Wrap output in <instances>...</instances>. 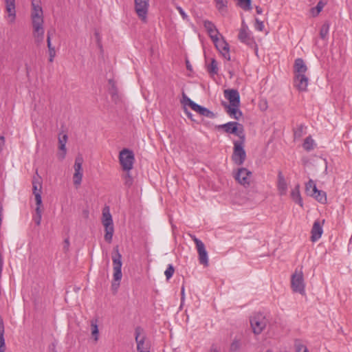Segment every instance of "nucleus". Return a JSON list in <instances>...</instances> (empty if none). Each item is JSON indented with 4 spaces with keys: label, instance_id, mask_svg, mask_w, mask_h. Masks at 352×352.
<instances>
[{
    "label": "nucleus",
    "instance_id": "obj_1",
    "mask_svg": "<svg viewBox=\"0 0 352 352\" xmlns=\"http://www.w3.org/2000/svg\"><path fill=\"white\" fill-rule=\"evenodd\" d=\"M30 19L32 25V34L35 41L41 43L44 38V16L41 0H31Z\"/></svg>",
    "mask_w": 352,
    "mask_h": 352
},
{
    "label": "nucleus",
    "instance_id": "obj_2",
    "mask_svg": "<svg viewBox=\"0 0 352 352\" xmlns=\"http://www.w3.org/2000/svg\"><path fill=\"white\" fill-rule=\"evenodd\" d=\"M102 223L104 227V239L108 242L112 241L114 232L112 216L109 206H105L102 210Z\"/></svg>",
    "mask_w": 352,
    "mask_h": 352
},
{
    "label": "nucleus",
    "instance_id": "obj_3",
    "mask_svg": "<svg viewBox=\"0 0 352 352\" xmlns=\"http://www.w3.org/2000/svg\"><path fill=\"white\" fill-rule=\"evenodd\" d=\"M291 286L294 292L305 294V283L302 269H296L292 275Z\"/></svg>",
    "mask_w": 352,
    "mask_h": 352
},
{
    "label": "nucleus",
    "instance_id": "obj_4",
    "mask_svg": "<svg viewBox=\"0 0 352 352\" xmlns=\"http://www.w3.org/2000/svg\"><path fill=\"white\" fill-rule=\"evenodd\" d=\"M119 161L122 169L129 172L133 168L135 161L133 152L128 148L122 149L119 154Z\"/></svg>",
    "mask_w": 352,
    "mask_h": 352
},
{
    "label": "nucleus",
    "instance_id": "obj_5",
    "mask_svg": "<svg viewBox=\"0 0 352 352\" xmlns=\"http://www.w3.org/2000/svg\"><path fill=\"white\" fill-rule=\"evenodd\" d=\"M245 140L234 141V151L232 156L233 162L237 165H241L245 160L246 153L244 149Z\"/></svg>",
    "mask_w": 352,
    "mask_h": 352
},
{
    "label": "nucleus",
    "instance_id": "obj_6",
    "mask_svg": "<svg viewBox=\"0 0 352 352\" xmlns=\"http://www.w3.org/2000/svg\"><path fill=\"white\" fill-rule=\"evenodd\" d=\"M306 192L308 195L313 197L318 202L325 204L327 202L326 192L317 188L313 179H309L305 185Z\"/></svg>",
    "mask_w": 352,
    "mask_h": 352
},
{
    "label": "nucleus",
    "instance_id": "obj_7",
    "mask_svg": "<svg viewBox=\"0 0 352 352\" xmlns=\"http://www.w3.org/2000/svg\"><path fill=\"white\" fill-rule=\"evenodd\" d=\"M115 254L112 256L113 261V280L115 282H118L117 286L119 285L120 281L122 279V255L119 252L118 248H116L114 250Z\"/></svg>",
    "mask_w": 352,
    "mask_h": 352
},
{
    "label": "nucleus",
    "instance_id": "obj_8",
    "mask_svg": "<svg viewBox=\"0 0 352 352\" xmlns=\"http://www.w3.org/2000/svg\"><path fill=\"white\" fill-rule=\"evenodd\" d=\"M149 6V0H134L135 12L143 23L147 22Z\"/></svg>",
    "mask_w": 352,
    "mask_h": 352
},
{
    "label": "nucleus",
    "instance_id": "obj_9",
    "mask_svg": "<svg viewBox=\"0 0 352 352\" xmlns=\"http://www.w3.org/2000/svg\"><path fill=\"white\" fill-rule=\"evenodd\" d=\"M212 41L213 42L215 48L221 55V56L226 60H230L231 58L230 53V45L226 41L224 36L221 35Z\"/></svg>",
    "mask_w": 352,
    "mask_h": 352
},
{
    "label": "nucleus",
    "instance_id": "obj_10",
    "mask_svg": "<svg viewBox=\"0 0 352 352\" xmlns=\"http://www.w3.org/2000/svg\"><path fill=\"white\" fill-rule=\"evenodd\" d=\"M219 129H223L225 132L230 134H234L238 136L240 140H245V134L243 132V127L242 124L236 122H228L226 124H221L218 126Z\"/></svg>",
    "mask_w": 352,
    "mask_h": 352
},
{
    "label": "nucleus",
    "instance_id": "obj_11",
    "mask_svg": "<svg viewBox=\"0 0 352 352\" xmlns=\"http://www.w3.org/2000/svg\"><path fill=\"white\" fill-rule=\"evenodd\" d=\"M267 319L261 313L254 314L250 319L251 327L255 334H259L265 329L267 324Z\"/></svg>",
    "mask_w": 352,
    "mask_h": 352
},
{
    "label": "nucleus",
    "instance_id": "obj_12",
    "mask_svg": "<svg viewBox=\"0 0 352 352\" xmlns=\"http://www.w3.org/2000/svg\"><path fill=\"white\" fill-rule=\"evenodd\" d=\"M190 238L195 242L199 254V263L204 266L208 265V255L204 243L193 234H190Z\"/></svg>",
    "mask_w": 352,
    "mask_h": 352
},
{
    "label": "nucleus",
    "instance_id": "obj_13",
    "mask_svg": "<svg viewBox=\"0 0 352 352\" xmlns=\"http://www.w3.org/2000/svg\"><path fill=\"white\" fill-rule=\"evenodd\" d=\"M234 177L239 184L248 187L252 179V172L245 168H239L234 172Z\"/></svg>",
    "mask_w": 352,
    "mask_h": 352
},
{
    "label": "nucleus",
    "instance_id": "obj_14",
    "mask_svg": "<svg viewBox=\"0 0 352 352\" xmlns=\"http://www.w3.org/2000/svg\"><path fill=\"white\" fill-rule=\"evenodd\" d=\"M142 329L138 327L135 330V339L137 344V352H151V346L146 340V336L141 335Z\"/></svg>",
    "mask_w": 352,
    "mask_h": 352
},
{
    "label": "nucleus",
    "instance_id": "obj_15",
    "mask_svg": "<svg viewBox=\"0 0 352 352\" xmlns=\"http://www.w3.org/2000/svg\"><path fill=\"white\" fill-rule=\"evenodd\" d=\"M82 162L83 160L81 157H77L75 160L74 165V173L73 175V182L76 188H78L82 183L83 177Z\"/></svg>",
    "mask_w": 352,
    "mask_h": 352
},
{
    "label": "nucleus",
    "instance_id": "obj_16",
    "mask_svg": "<svg viewBox=\"0 0 352 352\" xmlns=\"http://www.w3.org/2000/svg\"><path fill=\"white\" fill-rule=\"evenodd\" d=\"M4 1H5V4H6V11L7 12L6 19L8 20L9 23L13 24L15 23L16 18L15 0H4Z\"/></svg>",
    "mask_w": 352,
    "mask_h": 352
},
{
    "label": "nucleus",
    "instance_id": "obj_17",
    "mask_svg": "<svg viewBox=\"0 0 352 352\" xmlns=\"http://www.w3.org/2000/svg\"><path fill=\"white\" fill-rule=\"evenodd\" d=\"M68 137L66 134H60L58 136V152L57 157L60 160L65 159L67 154L66 144Z\"/></svg>",
    "mask_w": 352,
    "mask_h": 352
},
{
    "label": "nucleus",
    "instance_id": "obj_18",
    "mask_svg": "<svg viewBox=\"0 0 352 352\" xmlns=\"http://www.w3.org/2000/svg\"><path fill=\"white\" fill-rule=\"evenodd\" d=\"M204 27L206 29L207 33L208 34V36H210L212 41L222 35L219 32L216 25L210 21H204Z\"/></svg>",
    "mask_w": 352,
    "mask_h": 352
},
{
    "label": "nucleus",
    "instance_id": "obj_19",
    "mask_svg": "<svg viewBox=\"0 0 352 352\" xmlns=\"http://www.w3.org/2000/svg\"><path fill=\"white\" fill-rule=\"evenodd\" d=\"M324 220H323L322 222L317 220L314 223L312 229H311V241L313 242L317 241L320 237L322 236V234L323 233V228L322 226L324 223Z\"/></svg>",
    "mask_w": 352,
    "mask_h": 352
},
{
    "label": "nucleus",
    "instance_id": "obj_20",
    "mask_svg": "<svg viewBox=\"0 0 352 352\" xmlns=\"http://www.w3.org/2000/svg\"><path fill=\"white\" fill-rule=\"evenodd\" d=\"M33 194L35 196L36 205H42L41 188L42 185L39 178L34 177L32 180Z\"/></svg>",
    "mask_w": 352,
    "mask_h": 352
},
{
    "label": "nucleus",
    "instance_id": "obj_21",
    "mask_svg": "<svg viewBox=\"0 0 352 352\" xmlns=\"http://www.w3.org/2000/svg\"><path fill=\"white\" fill-rule=\"evenodd\" d=\"M309 78L305 74H296L294 85L300 91H305L307 89Z\"/></svg>",
    "mask_w": 352,
    "mask_h": 352
},
{
    "label": "nucleus",
    "instance_id": "obj_22",
    "mask_svg": "<svg viewBox=\"0 0 352 352\" xmlns=\"http://www.w3.org/2000/svg\"><path fill=\"white\" fill-rule=\"evenodd\" d=\"M224 96L230 102L229 104H240V95L236 89L224 90Z\"/></svg>",
    "mask_w": 352,
    "mask_h": 352
},
{
    "label": "nucleus",
    "instance_id": "obj_23",
    "mask_svg": "<svg viewBox=\"0 0 352 352\" xmlns=\"http://www.w3.org/2000/svg\"><path fill=\"white\" fill-rule=\"evenodd\" d=\"M240 104H225L226 112L232 118L239 120L242 117V112L239 109Z\"/></svg>",
    "mask_w": 352,
    "mask_h": 352
},
{
    "label": "nucleus",
    "instance_id": "obj_24",
    "mask_svg": "<svg viewBox=\"0 0 352 352\" xmlns=\"http://www.w3.org/2000/svg\"><path fill=\"white\" fill-rule=\"evenodd\" d=\"M239 39L244 43H250L251 41V34L248 30V27L243 22L239 33Z\"/></svg>",
    "mask_w": 352,
    "mask_h": 352
},
{
    "label": "nucleus",
    "instance_id": "obj_25",
    "mask_svg": "<svg viewBox=\"0 0 352 352\" xmlns=\"http://www.w3.org/2000/svg\"><path fill=\"white\" fill-rule=\"evenodd\" d=\"M277 188L280 195H286L287 192V184L283 174L279 172L278 175Z\"/></svg>",
    "mask_w": 352,
    "mask_h": 352
},
{
    "label": "nucleus",
    "instance_id": "obj_26",
    "mask_svg": "<svg viewBox=\"0 0 352 352\" xmlns=\"http://www.w3.org/2000/svg\"><path fill=\"white\" fill-rule=\"evenodd\" d=\"M307 67L302 58H297L294 63V72L296 74H305Z\"/></svg>",
    "mask_w": 352,
    "mask_h": 352
},
{
    "label": "nucleus",
    "instance_id": "obj_27",
    "mask_svg": "<svg viewBox=\"0 0 352 352\" xmlns=\"http://www.w3.org/2000/svg\"><path fill=\"white\" fill-rule=\"evenodd\" d=\"M193 111L207 118H212L214 117V114L212 111H210L206 107H201L198 104H193Z\"/></svg>",
    "mask_w": 352,
    "mask_h": 352
},
{
    "label": "nucleus",
    "instance_id": "obj_28",
    "mask_svg": "<svg viewBox=\"0 0 352 352\" xmlns=\"http://www.w3.org/2000/svg\"><path fill=\"white\" fill-rule=\"evenodd\" d=\"M292 199L300 206H303L302 199L300 192L299 185H296L291 192Z\"/></svg>",
    "mask_w": 352,
    "mask_h": 352
},
{
    "label": "nucleus",
    "instance_id": "obj_29",
    "mask_svg": "<svg viewBox=\"0 0 352 352\" xmlns=\"http://www.w3.org/2000/svg\"><path fill=\"white\" fill-rule=\"evenodd\" d=\"M215 3V7L218 11L224 15L227 12L228 0H214Z\"/></svg>",
    "mask_w": 352,
    "mask_h": 352
},
{
    "label": "nucleus",
    "instance_id": "obj_30",
    "mask_svg": "<svg viewBox=\"0 0 352 352\" xmlns=\"http://www.w3.org/2000/svg\"><path fill=\"white\" fill-rule=\"evenodd\" d=\"M47 47H48L49 56H50L49 61L52 63L54 61V58L56 56V50H55L54 47H53L52 45L51 36L49 33L47 34Z\"/></svg>",
    "mask_w": 352,
    "mask_h": 352
},
{
    "label": "nucleus",
    "instance_id": "obj_31",
    "mask_svg": "<svg viewBox=\"0 0 352 352\" xmlns=\"http://www.w3.org/2000/svg\"><path fill=\"white\" fill-rule=\"evenodd\" d=\"M316 146V142L311 136L306 138L302 144L303 148L307 151L313 150Z\"/></svg>",
    "mask_w": 352,
    "mask_h": 352
},
{
    "label": "nucleus",
    "instance_id": "obj_32",
    "mask_svg": "<svg viewBox=\"0 0 352 352\" xmlns=\"http://www.w3.org/2000/svg\"><path fill=\"white\" fill-rule=\"evenodd\" d=\"M91 336L94 338V341L97 342L99 339V330L96 320H93L91 321Z\"/></svg>",
    "mask_w": 352,
    "mask_h": 352
},
{
    "label": "nucleus",
    "instance_id": "obj_33",
    "mask_svg": "<svg viewBox=\"0 0 352 352\" xmlns=\"http://www.w3.org/2000/svg\"><path fill=\"white\" fill-rule=\"evenodd\" d=\"M207 69L210 74L212 76L217 74L219 72L218 63L214 58L211 59V62L208 65Z\"/></svg>",
    "mask_w": 352,
    "mask_h": 352
},
{
    "label": "nucleus",
    "instance_id": "obj_34",
    "mask_svg": "<svg viewBox=\"0 0 352 352\" xmlns=\"http://www.w3.org/2000/svg\"><path fill=\"white\" fill-rule=\"evenodd\" d=\"M330 29V23L329 22H325L322 25L320 30V36L322 39H327L329 36Z\"/></svg>",
    "mask_w": 352,
    "mask_h": 352
},
{
    "label": "nucleus",
    "instance_id": "obj_35",
    "mask_svg": "<svg viewBox=\"0 0 352 352\" xmlns=\"http://www.w3.org/2000/svg\"><path fill=\"white\" fill-rule=\"evenodd\" d=\"M252 0H238V6L245 11L252 10L251 6Z\"/></svg>",
    "mask_w": 352,
    "mask_h": 352
},
{
    "label": "nucleus",
    "instance_id": "obj_36",
    "mask_svg": "<svg viewBox=\"0 0 352 352\" xmlns=\"http://www.w3.org/2000/svg\"><path fill=\"white\" fill-rule=\"evenodd\" d=\"M109 85L111 86V89H109V92L111 95L112 99L117 102L119 100V96L117 94L116 89L115 87L114 82L113 80H109Z\"/></svg>",
    "mask_w": 352,
    "mask_h": 352
},
{
    "label": "nucleus",
    "instance_id": "obj_37",
    "mask_svg": "<svg viewBox=\"0 0 352 352\" xmlns=\"http://www.w3.org/2000/svg\"><path fill=\"white\" fill-rule=\"evenodd\" d=\"M324 6V3L322 1H320L317 3L316 7L311 8V12L312 15L314 16H318L319 14V13L323 9Z\"/></svg>",
    "mask_w": 352,
    "mask_h": 352
},
{
    "label": "nucleus",
    "instance_id": "obj_38",
    "mask_svg": "<svg viewBox=\"0 0 352 352\" xmlns=\"http://www.w3.org/2000/svg\"><path fill=\"white\" fill-rule=\"evenodd\" d=\"M41 208V205H36V208L35 209L36 216L34 217V221L37 226H39L41 222L42 211Z\"/></svg>",
    "mask_w": 352,
    "mask_h": 352
},
{
    "label": "nucleus",
    "instance_id": "obj_39",
    "mask_svg": "<svg viewBox=\"0 0 352 352\" xmlns=\"http://www.w3.org/2000/svg\"><path fill=\"white\" fill-rule=\"evenodd\" d=\"M182 103L184 106H189L193 110V104H196L194 101L190 100L187 96L183 94Z\"/></svg>",
    "mask_w": 352,
    "mask_h": 352
},
{
    "label": "nucleus",
    "instance_id": "obj_40",
    "mask_svg": "<svg viewBox=\"0 0 352 352\" xmlns=\"http://www.w3.org/2000/svg\"><path fill=\"white\" fill-rule=\"evenodd\" d=\"M175 272L174 267L172 265H168V267L164 272V274L167 280H169L173 275Z\"/></svg>",
    "mask_w": 352,
    "mask_h": 352
},
{
    "label": "nucleus",
    "instance_id": "obj_41",
    "mask_svg": "<svg viewBox=\"0 0 352 352\" xmlns=\"http://www.w3.org/2000/svg\"><path fill=\"white\" fill-rule=\"evenodd\" d=\"M295 348L296 352H309L307 347L300 342L295 344Z\"/></svg>",
    "mask_w": 352,
    "mask_h": 352
},
{
    "label": "nucleus",
    "instance_id": "obj_42",
    "mask_svg": "<svg viewBox=\"0 0 352 352\" xmlns=\"http://www.w3.org/2000/svg\"><path fill=\"white\" fill-rule=\"evenodd\" d=\"M255 29L259 32H262L264 29V23L258 19H255Z\"/></svg>",
    "mask_w": 352,
    "mask_h": 352
},
{
    "label": "nucleus",
    "instance_id": "obj_43",
    "mask_svg": "<svg viewBox=\"0 0 352 352\" xmlns=\"http://www.w3.org/2000/svg\"><path fill=\"white\" fill-rule=\"evenodd\" d=\"M176 9L177 10V11L179 12V13L180 14L184 20L188 21L189 17L188 14L185 12V11L181 6H177Z\"/></svg>",
    "mask_w": 352,
    "mask_h": 352
},
{
    "label": "nucleus",
    "instance_id": "obj_44",
    "mask_svg": "<svg viewBox=\"0 0 352 352\" xmlns=\"http://www.w3.org/2000/svg\"><path fill=\"white\" fill-rule=\"evenodd\" d=\"M6 351V344H5V339H4V333L0 334V352H5Z\"/></svg>",
    "mask_w": 352,
    "mask_h": 352
},
{
    "label": "nucleus",
    "instance_id": "obj_45",
    "mask_svg": "<svg viewBox=\"0 0 352 352\" xmlns=\"http://www.w3.org/2000/svg\"><path fill=\"white\" fill-rule=\"evenodd\" d=\"M1 333H4V324L3 319L0 316V334Z\"/></svg>",
    "mask_w": 352,
    "mask_h": 352
},
{
    "label": "nucleus",
    "instance_id": "obj_46",
    "mask_svg": "<svg viewBox=\"0 0 352 352\" xmlns=\"http://www.w3.org/2000/svg\"><path fill=\"white\" fill-rule=\"evenodd\" d=\"M5 144V138L3 136H0V150L3 149Z\"/></svg>",
    "mask_w": 352,
    "mask_h": 352
},
{
    "label": "nucleus",
    "instance_id": "obj_47",
    "mask_svg": "<svg viewBox=\"0 0 352 352\" xmlns=\"http://www.w3.org/2000/svg\"><path fill=\"white\" fill-rule=\"evenodd\" d=\"M256 11L258 14H261L263 13V10L261 7L256 6Z\"/></svg>",
    "mask_w": 352,
    "mask_h": 352
},
{
    "label": "nucleus",
    "instance_id": "obj_48",
    "mask_svg": "<svg viewBox=\"0 0 352 352\" xmlns=\"http://www.w3.org/2000/svg\"><path fill=\"white\" fill-rule=\"evenodd\" d=\"M261 108L263 110L266 109L267 108V102L266 101H264L263 102V104H261Z\"/></svg>",
    "mask_w": 352,
    "mask_h": 352
},
{
    "label": "nucleus",
    "instance_id": "obj_49",
    "mask_svg": "<svg viewBox=\"0 0 352 352\" xmlns=\"http://www.w3.org/2000/svg\"><path fill=\"white\" fill-rule=\"evenodd\" d=\"M185 113L188 118L192 119V114L190 111L186 110Z\"/></svg>",
    "mask_w": 352,
    "mask_h": 352
},
{
    "label": "nucleus",
    "instance_id": "obj_50",
    "mask_svg": "<svg viewBox=\"0 0 352 352\" xmlns=\"http://www.w3.org/2000/svg\"><path fill=\"white\" fill-rule=\"evenodd\" d=\"M324 163H325V171L327 170V161L326 159H324Z\"/></svg>",
    "mask_w": 352,
    "mask_h": 352
},
{
    "label": "nucleus",
    "instance_id": "obj_51",
    "mask_svg": "<svg viewBox=\"0 0 352 352\" xmlns=\"http://www.w3.org/2000/svg\"><path fill=\"white\" fill-rule=\"evenodd\" d=\"M208 352H218L216 349H211Z\"/></svg>",
    "mask_w": 352,
    "mask_h": 352
},
{
    "label": "nucleus",
    "instance_id": "obj_52",
    "mask_svg": "<svg viewBox=\"0 0 352 352\" xmlns=\"http://www.w3.org/2000/svg\"><path fill=\"white\" fill-rule=\"evenodd\" d=\"M96 36L97 39L99 41L100 36H99V34L98 33H97V32L96 33Z\"/></svg>",
    "mask_w": 352,
    "mask_h": 352
},
{
    "label": "nucleus",
    "instance_id": "obj_53",
    "mask_svg": "<svg viewBox=\"0 0 352 352\" xmlns=\"http://www.w3.org/2000/svg\"><path fill=\"white\" fill-rule=\"evenodd\" d=\"M182 294L183 296L184 295V287L182 289Z\"/></svg>",
    "mask_w": 352,
    "mask_h": 352
},
{
    "label": "nucleus",
    "instance_id": "obj_54",
    "mask_svg": "<svg viewBox=\"0 0 352 352\" xmlns=\"http://www.w3.org/2000/svg\"><path fill=\"white\" fill-rule=\"evenodd\" d=\"M115 286H116V283H112V287H115Z\"/></svg>",
    "mask_w": 352,
    "mask_h": 352
},
{
    "label": "nucleus",
    "instance_id": "obj_55",
    "mask_svg": "<svg viewBox=\"0 0 352 352\" xmlns=\"http://www.w3.org/2000/svg\"><path fill=\"white\" fill-rule=\"evenodd\" d=\"M266 352H272L271 351H267Z\"/></svg>",
    "mask_w": 352,
    "mask_h": 352
}]
</instances>
